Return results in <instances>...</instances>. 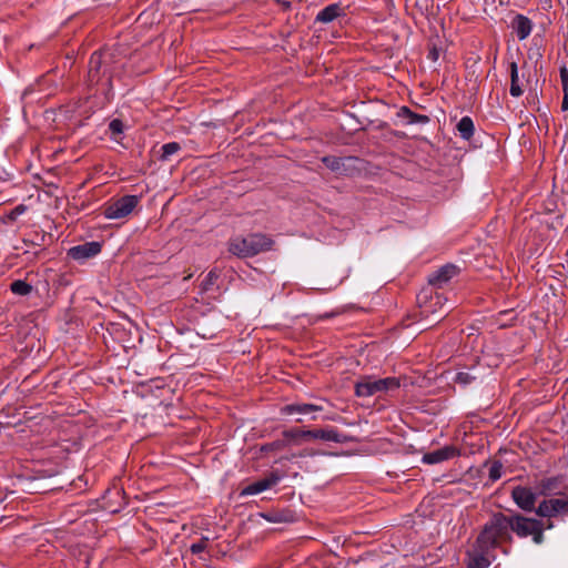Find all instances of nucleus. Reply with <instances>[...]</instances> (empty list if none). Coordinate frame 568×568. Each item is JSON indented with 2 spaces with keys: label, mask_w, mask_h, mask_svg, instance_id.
I'll list each match as a JSON object with an SVG mask.
<instances>
[{
  "label": "nucleus",
  "mask_w": 568,
  "mask_h": 568,
  "mask_svg": "<svg viewBox=\"0 0 568 568\" xmlns=\"http://www.w3.org/2000/svg\"><path fill=\"white\" fill-rule=\"evenodd\" d=\"M113 64L114 55L109 50H97L89 59L87 84L89 88L101 87L104 97L101 106L113 99Z\"/></svg>",
  "instance_id": "f257e3e1"
},
{
  "label": "nucleus",
  "mask_w": 568,
  "mask_h": 568,
  "mask_svg": "<svg viewBox=\"0 0 568 568\" xmlns=\"http://www.w3.org/2000/svg\"><path fill=\"white\" fill-rule=\"evenodd\" d=\"M511 542L509 515L504 513H494L476 539V546L483 551H491L501 544Z\"/></svg>",
  "instance_id": "f03ea898"
},
{
  "label": "nucleus",
  "mask_w": 568,
  "mask_h": 568,
  "mask_svg": "<svg viewBox=\"0 0 568 568\" xmlns=\"http://www.w3.org/2000/svg\"><path fill=\"white\" fill-rule=\"evenodd\" d=\"M274 241L263 233H251L246 236H236L229 242V252L240 258L253 257L260 253L271 251Z\"/></svg>",
  "instance_id": "7ed1b4c3"
},
{
  "label": "nucleus",
  "mask_w": 568,
  "mask_h": 568,
  "mask_svg": "<svg viewBox=\"0 0 568 568\" xmlns=\"http://www.w3.org/2000/svg\"><path fill=\"white\" fill-rule=\"evenodd\" d=\"M400 387V381L397 377L374 378L373 376H363L355 383V395L357 397H369L378 393L396 390Z\"/></svg>",
  "instance_id": "20e7f679"
},
{
  "label": "nucleus",
  "mask_w": 568,
  "mask_h": 568,
  "mask_svg": "<svg viewBox=\"0 0 568 568\" xmlns=\"http://www.w3.org/2000/svg\"><path fill=\"white\" fill-rule=\"evenodd\" d=\"M140 202L138 195H124L120 199L110 202L103 211V214L109 220H118L126 217L132 213Z\"/></svg>",
  "instance_id": "39448f33"
},
{
  "label": "nucleus",
  "mask_w": 568,
  "mask_h": 568,
  "mask_svg": "<svg viewBox=\"0 0 568 568\" xmlns=\"http://www.w3.org/2000/svg\"><path fill=\"white\" fill-rule=\"evenodd\" d=\"M511 498L514 503L524 511L536 513L535 504L537 501V494L530 487L516 486L511 490Z\"/></svg>",
  "instance_id": "423d86ee"
},
{
  "label": "nucleus",
  "mask_w": 568,
  "mask_h": 568,
  "mask_svg": "<svg viewBox=\"0 0 568 568\" xmlns=\"http://www.w3.org/2000/svg\"><path fill=\"white\" fill-rule=\"evenodd\" d=\"M536 518H530L517 511H509L510 530L519 538H526L531 534L532 527L537 524Z\"/></svg>",
  "instance_id": "0eeeda50"
},
{
  "label": "nucleus",
  "mask_w": 568,
  "mask_h": 568,
  "mask_svg": "<svg viewBox=\"0 0 568 568\" xmlns=\"http://www.w3.org/2000/svg\"><path fill=\"white\" fill-rule=\"evenodd\" d=\"M306 435L308 436V442L314 439H322L325 442L345 444L356 440L353 436L341 433L333 427L322 429H308Z\"/></svg>",
  "instance_id": "6e6552de"
},
{
  "label": "nucleus",
  "mask_w": 568,
  "mask_h": 568,
  "mask_svg": "<svg viewBox=\"0 0 568 568\" xmlns=\"http://www.w3.org/2000/svg\"><path fill=\"white\" fill-rule=\"evenodd\" d=\"M561 513H568V497L566 499L551 498L542 500L536 509L537 516L547 518L556 517Z\"/></svg>",
  "instance_id": "1a4fd4ad"
},
{
  "label": "nucleus",
  "mask_w": 568,
  "mask_h": 568,
  "mask_svg": "<svg viewBox=\"0 0 568 568\" xmlns=\"http://www.w3.org/2000/svg\"><path fill=\"white\" fill-rule=\"evenodd\" d=\"M102 250V244L97 241L85 242L71 247L68 255L75 261H84L98 255Z\"/></svg>",
  "instance_id": "9d476101"
},
{
  "label": "nucleus",
  "mask_w": 568,
  "mask_h": 568,
  "mask_svg": "<svg viewBox=\"0 0 568 568\" xmlns=\"http://www.w3.org/2000/svg\"><path fill=\"white\" fill-rule=\"evenodd\" d=\"M281 480V476L277 471L270 473L268 476H266L263 479L256 480L252 484H248L241 490V496H248V495H256L260 494L266 489L272 488Z\"/></svg>",
  "instance_id": "9b49d317"
},
{
  "label": "nucleus",
  "mask_w": 568,
  "mask_h": 568,
  "mask_svg": "<svg viewBox=\"0 0 568 568\" xmlns=\"http://www.w3.org/2000/svg\"><path fill=\"white\" fill-rule=\"evenodd\" d=\"M356 161H358V159L353 156L338 158L334 155H326L322 158V163L327 169L339 174H348L354 169L352 163Z\"/></svg>",
  "instance_id": "f8f14e48"
},
{
  "label": "nucleus",
  "mask_w": 568,
  "mask_h": 568,
  "mask_svg": "<svg viewBox=\"0 0 568 568\" xmlns=\"http://www.w3.org/2000/svg\"><path fill=\"white\" fill-rule=\"evenodd\" d=\"M346 17V7L341 2L331 3L318 11L315 17V23L328 24L338 18Z\"/></svg>",
  "instance_id": "ddd939ff"
},
{
  "label": "nucleus",
  "mask_w": 568,
  "mask_h": 568,
  "mask_svg": "<svg viewBox=\"0 0 568 568\" xmlns=\"http://www.w3.org/2000/svg\"><path fill=\"white\" fill-rule=\"evenodd\" d=\"M459 273V267L455 264L448 263L439 267L437 271L433 272L428 276V283L430 285L442 287L448 281H450L454 276Z\"/></svg>",
  "instance_id": "4468645a"
},
{
  "label": "nucleus",
  "mask_w": 568,
  "mask_h": 568,
  "mask_svg": "<svg viewBox=\"0 0 568 568\" xmlns=\"http://www.w3.org/2000/svg\"><path fill=\"white\" fill-rule=\"evenodd\" d=\"M456 456H459L458 448L453 445H447L439 449L424 454L422 460L425 464L433 465V464H438V463H442L445 460L453 459Z\"/></svg>",
  "instance_id": "2eb2a0df"
},
{
  "label": "nucleus",
  "mask_w": 568,
  "mask_h": 568,
  "mask_svg": "<svg viewBox=\"0 0 568 568\" xmlns=\"http://www.w3.org/2000/svg\"><path fill=\"white\" fill-rule=\"evenodd\" d=\"M511 28L519 40H525L532 30V22L524 14H517L511 22Z\"/></svg>",
  "instance_id": "dca6fc26"
},
{
  "label": "nucleus",
  "mask_w": 568,
  "mask_h": 568,
  "mask_svg": "<svg viewBox=\"0 0 568 568\" xmlns=\"http://www.w3.org/2000/svg\"><path fill=\"white\" fill-rule=\"evenodd\" d=\"M564 483V476L558 475L554 477L544 478L539 481V494L542 496L559 494L557 490L561 488Z\"/></svg>",
  "instance_id": "f3484780"
},
{
  "label": "nucleus",
  "mask_w": 568,
  "mask_h": 568,
  "mask_svg": "<svg viewBox=\"0 0 568 568\" xmlns=\"http://www.w3.org/2000/svg\"><path fill=\"white\" fill-rule=\"evenodd\" d=\"M322 410V407L315 404H307V403H295V404H288L281 408L282 415H292V414H300V415H307L314 412Z\"/></svg>",
  "instance_id": "a211bd4d"
},
{
  "label": "nucleus",
  "mask_w": 568,
  "mask_h": 568,
  "mask_svg": "<svg viewBox=\"0 0 568 568\" xmlns=\"http://www.w3.org/2000/svg\"><path fill=\"white\" fill-rule=\"evenodd\" d=\"M509 75H510V88L509 93L514 98H518L524 93V90L520 85L519 75H518V65L517 62L511 61L508 65Z\"/></svg>",
  "instance_id": "6ab92c4d"
},
{
  "label": "nucleus",
  "mask_w": 568,
  "mask_h": 568,
  "mask_svg": "<svg viewBox=\"0 0 568 568\" xmlns=\"http://www.w3.org/2000/svg\"><path fill=\"white\" fill-rule=\"evenodd\" d=\"M397 116L400 119H406L408 124H426L430 120L428 115L415 113L405 105L399 108L397 111Z\"/></svg>",
  "instance_id": "aec40b11"
},
{
  "label": "nucleus",
  "mask_w": 568,
  "mask_h": 568,
  "mask_svg": "<svg viewBox=\"0 0 568 568\" xmlns=\"http://www.w3.org/2000/svg\"><path fill=\"white\" fill-rule=\"evenodd\" d=\"M263 517L270 523H291L294 520V511L290 509L271 510L263 514Z\"/></svg>",
  "instance_id": "412c9836"
},
{
  "label": "nucleus",
  "mask_w": 568,
  "mask_h": 568,
  "mask_svg": "<svg viewBox=\"0 0 568 568\" xmlns=\"http://www.w3.org/2000/svg\"><path fill=\"white\" fill-rule=\"evenodd\" d=\"M456 129L464 140L469 141L474 135L475 125L470 116H463L456 125Z\"/></svg>",
  "instance_id": "4be33fe9"
},
{
  "label": "nucleus",
  "mask_w": 568,
  "mask_h": 568,
  "mask_svg": "<svg viewBox=\"0 0 568 568\" xmlns=\"http://www.w3.org/2000/svg\"><path fill=\"white\" fill-rule=\"evenodd\" d=\"M475 547L476 554L470 557L468 568H487L490 564L487 557L490 551H483L476 545Z\"/></svg>",
  "instance_id": "5701e85b"
},
{
  "label": "nucleus",
  "mask_w": 568,
  "mask_h": 568,
  "mask_svg": "<svg viewBox=\"0 0 568 568\" xmlns=\"http://www.w3.org/2000/svg\"><path fill=\"white\" fill-rule=\"evenodd\" d=\"M306 434H307V430H304V429H301L297 427L286 429L282 433V435H283L284 439L287 442V444L290 442H293L296 444H300L302 442H308V436Z\"/></svg>",
  "instance_id": "b1692460"
},
{
  "label": "nucleus",
  "mask_w": 568,
  "mask_h": 568,
  "mask_svg": "<svg viewBox=\"0 0 568 568\" xmlns=\"http://www.w3.org/2000/svg\"><path fill=\"white\" fill-rule=\"evenodd\" d=\"M10 291L16 295L27 296L33 291V287L26 281L16 280L10 284Z\"/></svg>",
  "instance_id": "393cba45"
},
{
  "label": "nucleus",
  "mask_w": 568,
  "mask_h": 568,
  "mask_svg": "<svg viewBox=\"0 0 568 568\" xmlns=\"http://www.w3.org/2000/svg\"><path fill=\"white\" fill-rule=\"evenodd\" d=\"M28 211V206L24 205V204H19L17 205L14 209H12L11 211H9L7 214H4L3 216H1L0 221L3 223V224H11L13 222L17 221L18 216L22 215L23 213H26Z\"/></svg>",
  "instance_id": "a878e982"
},
{
  "label": "nucleus",
  "mask_w": 568,
  "mask_h": 568,
  "mask_svg": "<svg viewBox=\"0 0 568 568\" xmlns=\"http://www.w3.org/2000/svg\"><path fill=\"white\" fill-rule=\"evenodd\" d=\"M162 153L160 155L161 161H169L170 156L178 153L181 150V145L178 142H169L162 145Z\"/></svg>",
  "instance_id": "bb28decb"
},
{
  "label": "nucleus",
  "mask_w": 568,
  "mask_h": 568,
  "mask_svg": "<svg viewBox=\"0 0 568 568\" xmlns=\"http://www.w3.org/2000/svg\"><path fill=\"white\" fill-rule=\"evenodd\" d=\"M418 303H419V307L422 308L420 313L424 315H428L432 312L433 306L440 305L442 302H440V296L435 295L434 297L432 296L428 302L427 301L423 302L420 296H418Z\"/></svg>",
  "instance_id": "cd10ccee"
},
{
  "label": "nucleus",
  "mask_w": 568,
  "mask_h": 568,
  "mask_svg": "<svg viewBox=\"0 0 568 568\" xmlns=\"http://www.w3.org/2000/svg\"><path fill=\"white\" fill-rule=\"evenodd\" d=\"M287 446V442L283 439H276L272 443H266L261 446L260 452L261 453H270V452H280L283 450Z\"/></svg>",
  "instance_id": "c85d7f7f"
},
{
  "label": "nucleus",
  "mask_w": 568,
  "mask_h": 568,
  "mask_svg": "<svg viewBox=\"0 0 568 568\" xmlns=\"http://www.w3.org/2000/svg\"><path fill=\"white\" fill-rule=\"evenodd\" d=\"M545 525L541 520H537V524L532 527L531 534L529 536L532 537V541L537 545H540L545 540L544 536Z\"/></svg>",
  "instance_id": "c756f323"
},
{
  "label": "nucleus",
  "mask_w": 568,
  "mask_h": 568,
  "mask_svg": "<svg viewBox=\"0 0 568 568\" xmlns=\"http://www.w3.org/2000/svg\"><path fill=\"white\" fill-rule=\"evenodd\" d=\"M503 463L500 460H493L489 467V479L496 481L501 477Z\"/></svg>",
  "instance_id": "7c9ffc66"
},
{
  "label": "nucleus",
  "mask_w": 568,
  "mask_h": 568,
  "mask_svg": "<svg viewBox=\"0 0 568 568\" xmlns=\"http://www.w3.org/2000/svg\"><path fill=\"white\" fill-rule=\"evenodd\" d=\"M209 537H202L197 542H194L190 547V551L193 555H199L207 548Z\"/></svg>",
  "instance_id": "2f4dec72"
},
{
  "label": "nucleus",
  "mask_w": 568,
  "mask_h": 568,
  "mask_svg": "<svg viewBox=\"0 0 568 568\" xmlns=\"http://www.w3.org/2000/svg\"><path fill=\"white\" fill-rule=\"evenodd\" d=\"M109 130H110V132L112 133L113 136L122 134L123 130H124V124H123L122 120L113 119L109 123Z\"/></svg>",
  "instance_id": "473e14b6"
},
{
  "label": "nucleus",
  "mask_w": 568,
  "mask_h": 568,
  "mask_svg": "<svg viewBox=\"0 0 568 568\" xmlns=\"http://www.w3.org/2000/svg\"><path fill=\"white\" fill-rule=\"evenodd\" d=\"M475 379L469 373L459 372L456 375L455 382L462 385H468Z\"/></svg>",
  "instance_id": "72a5a7b5"
},
{
  "label": "nucleus",
  "mask_w": 568,
  "mask_h": 568,
  "mask_svg": "<svg viewBox=\"0 0 568 568\" xmlns=\"http://www.w3.org/2000/svg\"><path fill=\"white\" fill-rule=\"evenodd\" d=\"M217 277L219 276L214 271L209 272V274L206 275L205 280L202 283L203 290L207 291L210 286L213 285V283L217 280Z\"/></svg>",
  "instance_id": "f704fd0d"
},
{
  "label": "nucleus",
  "mask_w": 568,
  "mask_h": 568,
  "mask_svg": "<svg viewBox=\"0 0 568 568\" xmlns=\"http://www.w3.org/2000/svg\"><path fill=\"white\" fill-rule=\"evenodd\" d=\"M439 54H440V49L437 48L436 44H432V47L429 48L427 58L430 61L436 62L438 60V58H439Z\"/></svg>",
  "instance_id": "c9c22d12"
},
{
  "label": "nucleus",
  "mask_w": 568,
  "mask_h": 568,
  "mask_svg": "<svg viewBox=\"0 0 568 568\" xmlns=\"http://www.w3.org/2000/svg\"><path fill=\"white\" fill-rule=\"evenodd\" d=\"M560 72V80L562 84V89L568 90V69L566 65H562L559 70Z\"/></svg>",
  "instance_id": "e433bc0d"
},
{
  "label": "nucleus",
  "mask_w": 568,
  "mask_h": 568,
  "mask_svg": "<svg viewBox=\"0 0 568 568\" xmlns=\"http://www.w3.org/2000/svg\"><path fill=\"white\" fill-rule=\"evenodd\" d=\"M564 97L561 102V111H568V90L562 89Z\"/></svg>",
  "instance_id": "4c0bfd02"
},
{
  "label": "nucleus",
  "mask_w": 568,
  "mask_h": 568,
  "mask_svg": "<svg viewBox=\"0 0 568 568\" xmlns=\"http://www.w3.org/2000/svg\"><path fill=\"white\" fill-rule=\"evenodd\" d=\"M546 528H547V529L552 528V524L549 521V523L547 524V526H545V529H546Z\"/></svg>",
  "instance_id": "58836bf2"
},
{
  "label": "nucleus",
  "mask_w": 568,
  "mask_h": 568,
  "mask_svg": "<svg viewBox=\"0 0 568 568\" xmlns=\"http://www.w3.org/2000/svg\"><path fill=\"white\" fill-rule=\"evenodd\" d=\"M30 243H32V244H39V243H38V239H34V240L30 241Z\"/></svg>",
  "instance_id": "ea45409f"
},
{
  "label": "nucleus",
  "mask_w": 568,
  "mask_h": 568,
  "mask_svg": "<svg viewBox=\"0 0 568 568\" xmlns=\"http://www.w3.org/2000/svg\"><path fill=\"white\" fill-rule=\"evenodd\" d=\"M30 243H32V244H39V243H38V239H34V240L30 241Z\"/></svg>",
  "instance_id": "a19ab883"
},
{
  "label": "nucleus",
  "mask_w": 568,
  "mask_h": 568,
  "mask_svg": "<svg viewBox=\"0 0 568 568\" xmlns=\"http://www.w3.org/2000/svg\"><path fill=\"white\" fill-rule=\"evenodd\" d=\"M295 422H296V423H302V422H303V419H302V418H296V419H295Z\"/></svg>",
  "instance_id": "79ce46f5"
}]
</instances>
